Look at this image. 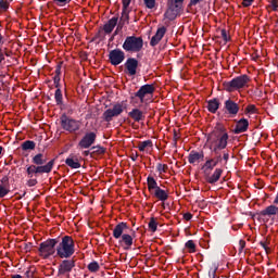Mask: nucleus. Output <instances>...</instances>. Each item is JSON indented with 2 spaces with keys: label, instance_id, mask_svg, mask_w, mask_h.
Instances as JSON below:
<instances>
[{
  "label": "nucleus",
  "instance_id": "1",
  "mask_svg": "<svg viewBox=\"0 0 278 278\" xmlns=\"http://www.w3.org/2000/svg\"><path fill=\"white\" fill-rule=\"evenodd\" d=\"M33 164L26 168L27 182L26 186L28 188H34V186H38V177L41 175H49L51 170H53V166H55V159L50 160L47 163V156L42 153H38L33 156Z\"/></svg>",
  "mask_w": 278,
  "mask_h": 278
},
{
  "label": "nucleus",
  "instance_id": "2",
  "mask_svg": "<svg viewBox=\"0 0 278 278\" xmlns=\"http://www.w3.org/2000/svg\"><path fill=\"white\" fill-rule=\"evenodd\" d=\"M208 149L211 153H220L227 149L229 134L223 125L218 124L207 137Z\"/></svg>",
  "mask_w": 278,
  "mask_h": 278
},
{
  "label": "nucleus",
  "instance_id": "3",
  "mask_svg": "<svg viewBox=\"0 0 278 278\" xmlns=\"http://www.w3.org/2000/svg\"><path fill=\"white\" fill-rule=\"evenodd\" d=\"M126 229H129L127 223H118L113 228V238L118 240V247H121L124 251H129L131 247H134V237L125 232Z\"/></svg>",
  "mask_w": 278,
  "mask_h": 278
},
{
  "label": "nucleus",
  "instance_id": "4",
  "mask_svg": "<svg viewBox=\"0 0 278 278\" xmlns=\"http://www.w3.org/2000/svg\"><path fill=\"white\" fill-rule=\"evenodd\" d=\"M56 257L60 260H71L75 255V239L71 236L56 237Z\"/></svg>",
  "mask_w": 278,
  "mask_h": 278
},
{
  "label": "nucleus",
  "instance_id": "5",
  "mask_svg": "<svg viewBox=\"0 0 278 278\" xmlns=\"http://www.w3.org/2000/svg\"><path fill=\"white\" fill-rule=\"evenodd\" d=\"M144 47V39L142 37H138L136 35L127 36L122 49L126 51V53H140Z\"/></svg>",
  "mask_w": 278,
  "mask_h": 278
},
{
  "label": "nucleus",
  "instance_id": "6",
  "mask_svg": "<svg viewBox=\"0 0 278 278\" xmlns=\"http://www.w3.org/2000/svg\"><path fill=\"white\" fill-rule=\"evenodd\" d=\"M60 239H48L39 244V255L43 257V260H49V257L56 254V247Z\"/></svg>",
  "mask_w": 278,
  "mask_h": 278
},
{
  "label": "nucleus",
  "instance_id": "7",
  "mask_svg": "<svg viewBox=\"0 0 278 278\" xmlns=\"http://www.w3.org/2000/svg\"><path fill=\"white\" fill-rule=\"evenodd\" d=\"M249 81V75L243 74L232 78L230 81H225L223 86L227 92H235V90H241V88H244Z\"/></svg>",
  "mask_w": 278,
  "mask_h": 278
},
{
  "label": "nucleus",
  "instance_id": "8",
  "mask_svg": "<svg viewBox=\"0 0 278 278\" xmlns=\"http://www.w3.org/2000/svg\"><path fill=\"white\" fill-rule=\"evenodd\" d=\"M184 10V0H167V10L164 13V16L168 21H175Z\"/></svg>",
  "mask_w": 278,
  "mask_h": 278
},
{
  "label": "nucleus",
  "instance_id": "9",
  "mask_svg": "<svg viewBox=\"0 0 278 278\" xmlns=\"http://www.w3.org/2000/svg\"><path fill=\"white\" fill-rule=\"evenodd\" d=\"M60 121L62 129H64V131H68L70 134H75V131H79L81 127V123L79 121L73 119L66 114H62Z\"/></svg>",
  "mask_w": 278,
  "mask_h": 278
},
{
  "label": "nucleus",
  "instance_id": "10",
  "mask_svg": "<svg viewBox=\"0 0 278 278\" xmlns=\"http://www.w3.org/2000/svg\"><path fill=\"white\" fill-rule=\"evenodd\" d=\"M123 112H125V108L123 106V104L116 103L113 105V108L108 109L103 112L102 118L105 123H112V121H114V118H118V116H121Z\"/></svg>",
  "mask_w": 278,
  "mask_h": 278
},
{
  "label": "nucleus",
  "instance_id": "11",
  "mask_svg": "<svg viewBox=\"0 0 278 278\" xmlns=\"http://www.w3.org/2000/svg\"><path fill=\"white\" fill-rule=\"evenodd\" d=\"M153 92H155V86L149 84L143 85L137 92H135L134 96L130 97V101L139 99L140 103H144L147 101L144 98L149 97V94H153Z\"/></svg>",
  "mask_w": 278,
  "mask_h": 278
},
{
  "label": "nucleus",
  "instance_id": "12",
  "mask_svg": "<svg viewBox=\"0 0 278 278\" xmlns=\"http://www.w3.org/2000/svg\"><path fill=\"white\" fill-rule=\"evenodd\" d=\"M138 59L136 58H128L124 64V73L128 75V77H135L138 74Z\"/></svg>",
  "mask_w": 278,
  "mask_h": 278
},
{
  "label": "nucleus",
  "instance_id": "13",
  "mask_svg": "<svg viewBox=\"0 0 278 278\" xmlns=\"http://www.w3.org/2000/svg\"><path fill=\"white\" fill-rule=\"evenodd\" d=\"M109 62L112 66H118L125 62V52L121 49L111 50L109 53Z\"/></svg>",
  "mask_w": 278,
  "mask_h": 278
},
{
  "label": "nucleus",
  "instance_id": "14",
  "mask_svg": "<svg viewBox=\"0 0 278 278\" xmlns=\"http://www.w3.org/2000/svg\"><path fill=\"white\" fill-rule=\"evenodd\" d=\"M97 142V132H86L85 136L78 142L79 149H90L92 144Z\"/></svg>",
  "mask_w": 278,
  "mask_h": 278
},
{
  "label": "nucleus",
  "instance_id": "15",
  "mask_svg": "<svg viewBox=\"0 0 278 278\" xmlns=\"http://www.w3.org/2000/svg\"><path fill=\"white\" fill-rule=\"evenodd\" d=\"M224 112L233 118L235 116H238V112H240V104L236 103V101L231 99H228L224 102Z\"/></svg>",
  "mask_w": 278,
  "mask_h": 278
},
{
  "label": "nucleus",
  "instance_id": "16",
  "mask_svg": "<svg viewBox=\"0 0 278 278\" xmlns=\"http://www.w3.org/2000/svg\"><path fill=\"white\" fill-rule=\"evenodd\" d=\"M74 267H75V260L65 258L59 265L58 275L59 276L67 275V277H68V274H71L73 271Z\"/></svg>",
  "mask_w": 278,
  "mask_h": 278
},
{
  "label": "nucleus",
  "instance_id": "17",
  "mask_svg": "<svg viewBox=\"0 0 278 278\" xmlns=\"http://www.w3.org/2000/svg\"><path fill=\"white\" fill-rule=\"evenodd\" d=\"M208 172L207 174H204V179L207 184H211V186H214V184H217V181L220 180V177H223V168H215L214 173Z\"/></svg>",
  "mask_w": 278,
  "mask_h": 278
},
{
  "label": "nucleus",
  "instance_id": "18",
  "mask_svg": "<svg viewBox=\"0 0 278 278\" xmlns=\"http://www.w3.org/2000/svg\"><path fill=\"white\" fill-rule=\"evenodd\" d=\"M164 36H166V26L157 28L155 35L150 40V47H157Z\"/></svg>",
  "mask_w": 278,
  "mask_h": 278
},
{
  "label": "nucleus",
  "instance_id": "19",
  "mask_svg": "<svg viewBox=\"0 0 278 278\" xmlns=\"http://www.w3.org/2000/svg\"><path fill=\"white\" fill-rule=\"evenodd\" d=\"M8 194H10V177L3 176L0 179V199H4Z\"/></svg>",
  "mask_w": 278,
  "mask_h": 278
},
{
  "label": "nucleus",
  "instance_id": "20",
  "mask_svg": "<svg viewBox=\"0 0 278 278\" xmlns=\"http://www.w3.org/2000/svg\"><path fill=\"white\" fill-rule=\"evenodd\" d=\"M206 103V110H208L211 114H216L218 112V109L220 108V100L218 98H213Z\"/></svg>",
  "mask_w": 278,
  "mask_h": 278
},
{
  "label": "nucleus",
  "instance_id": "21",
  "mask_svg": "<svg viewBox=\"0 0 278 278\" xmlns=\"http://www.w3.org/2000/svg\"><path fill=\"white\" fill-rule=\"evenodd\" d=\"M249 130V119L241 118L237 122L233 134H244V131Z\"/></svg>",
  "mask_w": 278,
  "mask_h": 278
},
{
  "label": "nucleus",
  "instance_id": "22",
  "mask_svg": "<svg viewBox=\"0 0 278 278\" xmlns=\"http://www.w3.org/2000/svg\"><path fill=\"white\" fill-rule=\"evenodd\" d=\"M65 164L70 168H81V163H79V159L75 154H70V156L65 160Z\"/></svg>",
  "mask_w": 278,
  "mask_h": 278
},
{
  "label": "nucleus",
  "instance_id": "23",
  "mask_svg": "<svg viewBox=\"0 0 278 278\" xmlns=\"http://www.w3.org/2000/svg\"><path fill=\"white\" fill-rule=\"evenodd\" d=\"M125 25H129V10L123 8L122 15L119 17V22L117 24V29H123Z\"/></svg>",
  "mask_w": 278,
  "mask_h": 278
},
{
  "label": "nucleus",
  "instance_id": "24",
  "mask_svg": "<svg viewBox=\"0 0 278 278\" xmlns=\"http://www.w3.org/2000/svg\"><path fill=\"white\" fill-rule=\"evenodd\" d=\"M117 25H118V16L112 17L103 26L104 34H112V31H114V27H116Z\"/></svg>",
  "mask_w": 278,
  "mask_h": 278
},
{
  "label": "nucleus",
  "instance_id": "25",
  "mask_svg": "<svg viewBox=\"0 0 278 278\" xmlns=\"http://www.w3.org/2000/svg\"><path fill=\"white\" fill-rule=\"evenodd\" d=\"M203 157H205V154L202 152H197L192 150L188 155V162L189 164H197L200 160L203 161Z\"/></svg>",
  "mask_w": 278,
  "mask_h": 278
},
{
  "label": "nucleus",
  "instance_id": "26",
  "mask_svg": "<svg viewBox=\"0 0 278 278\" xmlns=\"http://www.w3.org/2000/svg\"><path fill=\"white\" fill-rule=\"evenodd\" d=\"M128 116L135 121V123H140V121H144V113L140 109H132Z\"/></svg>",
  "mask_w": 278,
  "mask_h": 278
},
{
  "label": "nucleus",
  "instance_id": "27",
  "mask_svg": "<svg viewBox=\"0 0 278 278\" xmlns=\"http://www.w3.org/2000/svg\"><path fill=\"white\" fill-rule=\"evenodd\" d=\"M91 157H99V155H105L106 149L101 146H93L90 148Z\"/></svg>",
  "mask_w": 278,
  "mask_h": 278
},
{
  "label": "nucleus",
  "instance_id": "28",
  "mask_svg": "<svg viewBox=\"0 0 278 278\" xmlns=\"http://www.w3.org/2000/svg\"><path fill=\"white\" fill-rule=\"evenodd\" d=\"M154 197L159 199V201H168V192L166 190L159 187L156 191H153Z\"/></svg>",
  "mask_w": 278,
  "mask_h": 278
},
{
  "label": "nucleus",
  "instance_id": "29",
  "mask_svg": "<svg viewBox=\"0 0 278 278\" xmlns=\"http://www.w3.org/2000/svg\"><path fill=\"white\" fill-rule=\"evenodd\" d=\"M147 182L149 192H153V190L155 192L157 189H160V186H157V180H155V178L152 176H148Z\"/></svg>",
  "mask_w": 278,
  "mask_h": 278
},
{
  "label": "nucleus",
  "instance_id": "30",
  "mask_svg": "<svg viewBox=\"0 0 278 278\" xmlns=\"http://www.w3.org/2000/svg\"><path fill=\"white\" fill-rule=\"evenodd\" d=\"M216 168L213 161L211 159L206 160V162L202 165L201 170H203V175H207V173H212V169Z\"/></svg>",
  "mask_w": 278,
  "mask_h": 278
},
{
  "label": "nucleus",
  "instance_id": "31",
  "mask_svg": "<svg viewBox=\"0 0 278 278\" xmlns=\"http://www.w3.org/2000/svg\"><path fill=\"white\" fill-rule=\"evenodd\" d=\"M22 151H34L36 149V142L31 140H26L22 143Z\"/></svg>",
  "mask_w": 278,
  "mask_h": 278
},
{
  "label": "nucleus",
  "instance_id": "32",
  "mask_svg": "<svg viewBox=\"0 0 278 278\" xmlns=\"http://www.w3.org/2000/svg\"><path fill=\"white\" fill-rule=\"evenodd\" d=\"M54 99L56 105H64V96L62 94V89L58 88L54 92Z\"/></svg>",
  "mask_w": 278,
  "mask_h": 278
},
{
  "label": "nucleus",
  "instance_id": "33",
  "mask_svg": "<svg viewBox=\"0 0 278 278\" xmlns=\"http://www.w3.org/2000/svg\"><path fill=\"white\" fill-rule=\"evenodd\" d=\"M87 268H88L89 273H99L101 266L99 265V263L97 261H93L88 264Z\"/></svg>",
  "mask_w": 278,
  "mask_h": 278
},
{
  "label": "nucleus",
  "instance_id": "34",
  "mask_svg": "<svg viewBox=\"0 0 278 278\" xmlns=\"http://www.w3.org/2000/svg\"><path fill=\"white\" fill-rule=\"evenodd\" d=\"M148 147L152 148L153 147V141L151 140H146V141H141L138 144V149L139 151L143 152Z\"/></svg>",
  "mask_w": 278,
  "mask_h": 278
},
{
  "label": "nucleus",
  "instance_id": "35",
  "mask_svg": "<svg viewBox=\"0 0 278 278\" xmlns=\"http://www.w3.org/2000/svg\"><path fill=\"white\" fill-rule=\"evenodd\" d=\"M186 249L189 250V253H197V244L194 243L193 240H188L185 243Z\"/></svg>",
  "mask_w": 278,
  "mask_h": 278
},
{
  "label": "nucleus",
  "instance_id": "36",
  "mask_svg": "<svg viewBox=\"0 0 278 278\" xmlns=\"http://www.w3.org/2000/svg\"><path fill=\"white\" fill-rule=\"evenodd\" d=\"M215 157L211 159L214 166H218V164H223V154L220 152L214 153Z\"/></svg>",
  "mask_w": 278,
  "mask_h": 278
},
{
  "label": "nucleus",
  "instance_id": "37",
  "mask_svg": "<svg viewBox=\"0 0 278 278\" xmlns=\"http://www.w3.org/2000/svg\"><path fill=\"white\" fill-rule=\"evenodd\" d=\"M148 227H149L150 230L153 231V233H155V231H157V222L155 220V217L150 218Z\"/></svg>",
  "mask_w": 278,
  "mask_h": 278
},
{
  "label": "nucleus",
  "instance_id": "38",
  "mask_svg": "<svg viewBox=\"0 0 278 278\" xmlns=\"http://www.w3.org/2000/svg\"><path fill=\"white\" fill-rule=\"evenodd\" d=\"M143 3L148 10H153L156 5L155 0H143Z\"/></svg>",
  "mask_w": 278,
  "mask_h": 278
},
{
  "label": "nucleus",
  "instance_id": "39",
  "mask_svg": "<svg viewBox=\"0 0 278 278\" xmlns=\"http://www.w3.org/2000/svg\"><path fill=\"white\" fill-rule=\"evenodd\" d=\"M156 169H157V173H160V175H162V173H166V170H168V165L159 163L156 165Z\"/></svg>",
  "mask_w": 278,
  "mask_h": 278
},
{
  "label": "nucleus",
  "instance_id": "40",
  "mask_svg": "<svg viewBox=\"0 0 278 278\" xmlns=\"http://www.w3.org/2000/svg\"><path fill=\"white\" fill-rule=\"evenodd\" d=\"M10 8V3L5 0H0V12H5Z\"/></svg>",
  "mask_w": 278,
  "mask_h": 278
},
{
  "label": "nucleus",
  "instance_id": "41",
  "mask_svg": "<svg viewBox=\"0 0 278 278\" xmlns=\"http://www.w3.org/2000/svg\"><path fill=\"white\" fill-rule=\"evenodd\" d=\"M222 34V38L225 42H229L231 40V36H229V34H227V29H222L220 31Z\"/></svg>",
  "mask_w": 278,
  "mask_h": 278
},
{
  "label": "nucleus",
  "instance_id": "42",
  "mask_svg": "<svg viewBox=\"0 0 278 278\" xmlns=\"http://www.w3.org/2000/svg\"><path fill=\"white\" fill-rule=\"evenodd\" d=\"M267 8H270L274 12H277V10H278V0H269V5Z\"/></svg>",
  "mask_w": 278,
  "mask_h": 278
},
{
  "label": "nucleus",
  "instance_id": "43",
  "mask_svg": "<svg viewBox=\"0 0 278 278\" xmlns=\"http://www.w3.org/2000/svg\"><path fill=\"white\" fill-rule=\"evenodd\" d=\"M245 112H248V114H255V112H257V108L254 104H250L245 108Z\"/></svg>",
  "mask_w": 278,
  "mask_h": 278
},
{
  "label": "nucleus",
  "instance_id": "44",
  "mask_svg": "<svg viewBox=\"0 0 278 278\" xmlns=\"http://www.w3.org/2000/svg\"><path fill=\"white\" fill-rule=\"evenodd\" d=\"M203 0H190L188 7H187V12H190L192 10V7L198 5V3H201Z\"/></svg>",
  "mask_w": 278,
  "mask_h": 278
},
{
  "label": "nucleus",
  "instance_id": "45",
  "mask_svg": "<svg viewBox=\"0 0 278 278\" xmlns=\"http://www.w3.org/2000/svg\"><path fill=\"white\" fill-rule=\"evenodd\" d=\"M224 160V166H227V162H229V152L228 151H223V155H222V162Z\"/></svg>",
  "mask_w": 278,
  "mask_h": 278
},
{
  "label": "nucleus",
  "instance_id": "46",
  "mask_svg": "<svg viewBox=\"0 0 278 278\" xmlns=\"http://www.w3.org/2000/svg\"><path fill=\"white\" fill-rule=\"evenodd\" d=\"M62 75V62H60L55 67V75L54 77H60Z\"/></svg>",
  "mask_w": 278,
  "mask_h": 278
},
{
  "label": "nucleus",
  "instance_id": "47",
  "mask_svg": "<svg viewBox=\"0 0 278 278\" xmlns=\"http://www.w3.org/2000/svg\"><path fill=\"white\" fill-rule=\"evenodd\" d=\"M247 247V241L239 240V253H242L244 251V248Z\"/></svg>",
  "mask_w": 278,
  "mask_h": 278
},
{
  "label": "nucleus",
  "instance_id": "48",
  "mask_svg": "<svg viewBox=\"0 0 278 278\" xmlns=\"http://www.w3.org/2000/svg\"><path fill=\"white\" fill-rule=\"evenodd\" d=\"M242 5L243 8H251V5H253V0H243Z\"/></svg>",
  "mask_w": 278,
  "mask_h": 278
},
{
  "label": "nucleus",
  "instance_id": "49",
  "mask_svg": "<svg viewBox=\"0 0 278 278\" xmlns=\"http://www.w3.org/2000/svg\"><path fill=\"white\" fill-rule=\"evenodd\" d=\"M58 5H66V3H71V0H53Z\"/></svg>",
  "mask_w": 278,
  "mask_h": 278
},
{
  "label": "nucleus",
  "instance_id": "50",
  "mask_svg": "<svg viewBox=\"0 0 278 278\" xmlns=\"http://www.w3.org/2000/svg\"><path fill=\"white\" fill-rule=\"evenodd\" d=\"M60 80H61L60 76L53 77L54 87L56 88V90H58V88H60Z\"/></svg>",
  "mask_w": 278,
  "mask_h": 278
},
{
  "label": "nucleus",
  "instance_id": "51",
  "mask_svg": "<svg viewBox=\"0 0 278 278\" xmlns=\"http://www.w3.org/2000/svg\"><path fill=\"white\" fill-rule=\"evenodd\" d=\"M130 4H131V0H123V8L124 9H128Z\"/></svg>",
  "mask_w": 278,
  "mask_h": 278
},
{
  "label": "nucleus",
  "instance_id": "52",
  "mask_svg": "<svg viewBox=\"0 0 278 278\" xmlns=\"http://www.w3.org/2000/svg\"><path fill=\"white\" fill-rule=\"evenodd\" d=\"M184 219L185 220H192V213H185L184 214Z\"/></svg>",
  "mask_w": 278,
  "mask_h": 278
},
{
  "label": "nucleus",
  "instance_id": "53",
  "mask_svg": "<svg viewBox=\"0 0 278 278\" xmlns=\"http://www.w3.org/2000/svg\"><path fill=\"white\" fill-rule=\"evenodd\" d=\"M83 155L85 157H88V155H90V157H92V151L91 150H86V151L83 152Z\"/></svg>",
  "mask_w": 278,
  "mask_h": 278
},
{
  "label": "nucleus",
  "instance_id": "54",
  "mask_svg": "<svg viewBox=\"0 0 278 278\" xmlns=\"http://www.w3.org/2000/svg\"><path fill=\"white\" fill-rule=\"evenodd\" d=\"M260 244H261V247L264 249V251H265L266 253H268L269 248L266 247V242L261 241Z\"/></svg>",
  "mask_w": 278,
  "mask_h": 278
},
{
  "label": "nucleus",
  "instance_id": "55",
  "mask_svg": "<svg viewBox=\"0 0 278 278\" xmlns=\"http://www.w3.org/2000/svg\"><path fill=\"white\" fill-rule=\"evenodd\" d=\"M215 275H216V269H211L208 271V277L215 278Z\"/></svg>",
  "mask_w": 278,
  "mask_h": 278
},
{
  "label": "nucleus",
  "instance_id": "56",
  "mask_svg": "<svg viewBox=\"0 0 278 278\" xmlns=\"http://www.w3.org/2000/svg\"><path fill=\"white\" fill-rule=\"evenodd\" d=\"M178 140H179V135H177V130H174V141L176 144Z\"/></svg>",
  "mask_w": 278,
  "mask_h": 278
},
{
  "label": "nucleus",
  "instance_id": "57",
  "mask_svg": "<svg viewBox=\"0 0 278 278\" xmlns=\"http://www.w3.org/2000/svg\"><path fill=\"white\" fill-rule=\"evenodd\" d=\"M5 60V55L3 54V50L0 49V63Z\"/></svg>",
  "mask_w": 278,
  "mask_h": 278
},
{
  "label": "nucleus",
  "instance_id": "58",
  "mask_svg": "<svg viewBox=\"0 0 278 278\" xmlns=\"http://www.w3.org/2000/svg\"><path fill=\"white\" fill-rule=\"evenodd\" d=\"M130 160H132V162H136V160H138V153H132L131 155H130Z\"/></svg>",
  "mask_w": 278,
  "mask_h": 278
},
{
  "label": "nucleus",
  "instance_id": "59",
  "mask_svg": "<svg viewBox=\"0 0 278 278\" xmlns=\"http://www.w3.org/2000/svg\"><path fill=\"white\" fill-rule=\"evenodd\" d=\"M0 45H3V35L0 33Z\"/></svg>",
  "mask_w": 278,
  "mask_h": 278
},
{
  "label": "nucleus",
  "instance_id": "60",
  "mask_svg": "<svg viewBox=\"0 0 278 278\" xmlns=\"http://www.w3.org/2000/svg\"><path fill=\"white\" fill-rule=\"evenodd\" d=\"M12 278H23L21 275H13Z\"/></svg>",
  "mask_w": 278,
  "mask_h": 278
},
{
  "label": "nucleus",
  "instance_id": "61",
  "mask_svg": "<svg viewBox=\"0 0 278 278\" xmlns=\"http://www.w3.org/2000/svg\"><path fill=\"white\" fill-rule=\"evenodd\" d=\"M1 153H3V147L0 146V157H1Z\"/></svg>",
  "mask_w": 278,
  "mask_h": 278
},
{
  "label": "nucleus",
  "instance_id": "62",
  "mask_svg": "<svg viewBox=\"0 0 278 278\" xmlns=\"http://www.w3.org/2000/svg\"><path fill=\"white\" fill-rule=\"evenodd\" d=\"M25 194H27V192L24 191V193L22 195H20L18 199H23V197H25Z\"/></svg>",
  "mask_w": 278,
  "mask_h": 278
},
{
  "label": "nucleus",
  "instance_id": "63",
  "mask_svg": "<svg viewBox=\"0 0 278 278\" xmlns=\"http://www.w3.org/2000/svg\"><path fill=\"white\" fill-rule=\"evenodd\" d=\"M5 55H8V56H9V55H10V53H5Z\"/></svg>",
  "mask_w": 278,
  "mask_h": 278
}]
</instances>
